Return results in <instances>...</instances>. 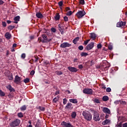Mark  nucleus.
Here are the masks:
<instances>
[{
	"label": "nucleus",
	"mask_w": 127,
	"mask_h": 127,
	"mask_svg": "<svg viewBox=\"0 0 127 127\" xmlns=\"http://www.w3.org/2000/svg\"><path fill=\"white\" fill-rule=\"evenodd\" d=\"M110 117V115L106 114L105 116V119H109V117Z\"/></svg>",
	"instance_id": "680f3d73"
},
{
	"label": "nucleus",
	"mask_w": 127,
	"mask_h": 127,
	"mask_svg": "<svg viewBox=\"0 0 127 127\" xmlns=\"http://www.w3.org/2000/svg\"><path fill=\"white\" fill-rule=\"evenodd\" d=\"M7 89H8V90L10 91V92H15V90L11 87V85H9L7 86H6Z\"/></svg>",
	"instance_id": "dca6fc26"
},
{
	"label": "nucleus",
	"mask_w": 127,
	"mask_h": 127,
	"mask_svg": "<svg viewBox=\"0 0 127 127\" xmlns=\"http://www.w3.org/2000/svg\"><path fill=\"white\" fill-rule=\"evenodd\" d=\"M101 88H102V89H104V90H106V86H105V85H104V84H102L101 85Z\"/></svg>",
	"instance_id": "5fc2aeb1"
},
{
	"label": "nucleus",
	"mask_w": 127,
	"mask_h": 127,
	"mask_svg": "<svg viewBox=\"0 0 127 127\" xmlns=\"http://www.w3.org/2000/svg\"><path fill=\"white\" fill-rule=\"evenodd\" d=\"M78 68H79V69H82V68H83V65L80 64V65H78Z\"/></svg>",
	"instance_id": "4d7b16f0"
},
{
	"label": "nucleus",
	"mask_w": 127,
	"mask_h": 127,
	"mask_svg": "<svg viewBox=\"0 0 127 127\" xmlns=\"http://www.w3.org/2000/svg\"><path fill=\"white\" fill-rule=\"evenodd\" d=\"M79 39H80V37H79L74 38L72 41L73 43H74V44H77V42L79 41Z\"/></svg>",
	"instance_id": "4be33fe9"
},
{
	"label": "nucleus",
	"mask_w": 127,
	"mask_h": 127,
	"mask_svg": "<svg viewBox=\"0 0 127 127\" xmlns=\"http://www.w3.org/2000/svg\"><path fill=\"white\" fill-rule=\"evenodd\" d=\"M2 25L3 27H5L6 26V23L5 22H2Z\"/></svg>",
	"instance_id": "49530a36"
},
{
	"label": "nucleus",
	"mask_w": 127,
	"mask_h": 127,
	"mask_svg": "<svg viewBox=\"0 0 127 127\" xmlns=\"http://www.w3.org/2000/svg\"><path fill=\"white\" fill-rule=\"evenodd\" d=\"M39 110H40V111H45V108L44 107H42L41 106H39Z\"/></svg>",
	"instance_id": "79ce46f5"
},
{
	"label": "nucleus",
	"mask_w": 127,
	"mask_h": 127,
	"mask_svg": "<svg viewBox=\"0 0 127 127\" xmlns=\"http://www.w3.org/2000/svg\"><path fill=\"white\" fill-rule=\"evenodd\" d=\"M126 23V22H123V21L118 22L117 23V27H123V26H125Z\"/></svg>",
	"instance_id": "9b49d317"
},
{
	"label": "nucleus",
	"mask_w": 127,
	"mask_h": 127,
	"mask_svg": "<svg viewBox=\"0 0 127 127\" xmlns=\"http://www.w3.org/2000/svg\"><path fill=\"white\" fill-rule=\"evenodd\" d=\"M94 45H95V43L91 42L86 47L85 49H86L87 51H89V50H91V49H93V48L94 47Z\"/></svg>",
	"instance_id": "0eeeda50"
},
{
	"label": "nucleus",
	"mask_w": 127,
	"mask_h": 127,
	"mask_svg": "<svg viewBox=\"0 0 127 127\" xmlns=\"http://www.w3.org/2000/svg\"><path fill=\"white\" fill-rule=\"evenodd\" d=\"M111 91H112L111 88L108 87L107 88H106V92H107V93H110Z\"/></svg>",
	"instance_id": "a19ab883"
},
{
	"label": "nucleus",
	"mask_w": 127,
	"mask_h": 127,
	"mask_svg": "<svg viewBox=\"0 0 127 127\" xmlns=\"http://www.w3.org/2000/svg\"><path fill=\"white\" fill-rule=\"evenodd\" d=\"M14 27H15V26L10 25L7 27V28L9 30H12Z\"/></svg>",
	"instance_id": "7c9ffc66"
},
{
	"label": "nucleus",
	"mask_w": 127,
	"mask_h": 127,
	"mask_svg": "<svg viewBox=\"0 0 127 127\" xmlns=\"http://www.w3.org/2000/svg\"><path fill=\"white\" fill-rule=\"evenodd\" d=\"M53 102H54V103H56L57 102H58V99H57V98H55L53 99Z\"/></svg>",
	"instance_id": "864d4df0"
},
{
	"label": "nucleus",
	"mask_w": 127,
	"mask_h": 127,
	"mask_svg": "<svg viewBox=\"0 0 127 127\" xmlns=\"http://www.w3.org/2000/svg\"><path fill=\"white\" fill-rule=\"evenodd\" d=\"M55 18L56 20H59L60 19V15L59 14V13H57L55 16Z\"/></svg>",
	"instance_id": "5701e85b"
},
{
	"label": "nucleus",
	"mask_w": 127,
	"mask_h": 127,
	"mask_svg": "<svg viewBox=\"0 0 127 127\" xmlns=\"http://www.w3.org/2000/svg\"><path fill=\"white\" fill-rule=\"evenodd\" d=\"M4 2H3V1L0 0V5L1 4H3Z\"/></svg>",
	"instance_id": "bf43d9fd"
},
{
	"label": "nucleus",
	"mask_w": 127,
	"mask_h": 127,
	"mask_svg": "<svg viewBox=\"0 0 127 127\" xmlns=\"http://www.w3.org/2000/svg\"><path fill=\"white\" fill-rule=\"evenodd\" d=\"M65 109H67V110H71V109H73L72 104L70 103H68L65 106Z\"/></svg>",
	"instance_id": "2eb2a0df"
},
{
	"label": "nucleus",
	"mask_w": 127,
	"mask_h": 127,
	"mask_svg": "<svg viewBox=\"0 0 127 127\" xmlns=\"http://www.w3.org/2000/svg\"><path fill=\"white\" fill-rule=\"evenodd\" d=\"M18 116L19 117V118H22L23 117V114H22V113H19L18 114Z\"/></svg>",
	"instance_id": "ea45409f"
},
{
	"label": "nucleus",
	"mask_w": 127,
	"mask_h": 127,
	"mask_svg": "<svg viewBox=\"0 0 127 127\" xmlns=\"http://www.w3.org/2000/svg\"><path fill=\"white\" fill-rule=\"evenodd\" d=\"M102 100L104 102H107V101H109V97L108 96H104L103 97Z\"/></svg>",
	"instance_id": "b1692460"
},
{
	"label": "nucleus",
	"mask_w": 127,
	"mask_h": 127,
	"mask_svg": "<svg viewBox=\"0 0 127 127\" xmlns=\"http://www.w3.org/2000/svg\"><path fill=\"white\" fill-rule=\"evenodd\" d=\"M51 32H54V33H55V32H56V29H55V28H52L51 29Z\"/></svg>",
	"instance_id": "58836bf2"
},
{
	"label": "nucleus",
	"mask_w": 127,
	"mask_h": 127,
	"mask_svg": "<svg viewBox=\"0 0 127 127\" xmlns=\"http://www.w3.org/2000/svg\"><path fill=\"white\" fill-rule=\"evenodd\" d=\"M20 81H21V77L18 76V75H16L15 77V79L14 80V83L19 85V84H20Z\"/></svg>",
	"instance_id": "6e6552de"
},
{
	"label": "nucleus",
	"mask_w": 127,
	"mask_h": 127,
	"mask_svg": "<svg viewBox=\"0 0 127 127\" xmlns=\"http://www.w3.org/2000/svg\"><path fill=\"white\" fill-rule=\"evenodd\" d=\"M36 16H37V17H38V18H43L44 17L43 15H42V14L40 12H37L36 14Z\"/></svg>",
	"instance_id": "4468645a"
},
{
	"label": "nucleus",
	"mask_w": 127,
	"mask_h": 127,
	"mask_svg": "<svg viewBox=\"0 0 127 127\" xmlns=\"http://www.w3.org/2000/svg\"><path fill=\"white\" fill-rule=\"evenodd\" d=\"M76 116H77V114H76V112H73L72 113L71 118H72V119H75V118H76Z\"/></svg>",
	"instance_id": "cd10ccee"
},
{
	"label": "nucleus",
	"mask_w": 127,
	"mask_h": 127,
	"mask_svg": "<svg viewBox=\"0 0 127 127\" xmlns=\"http://www.w3.org/2000/svg\"><path fill=\"white\" fill-rule=\"evenodd\" d=\"M79 3L80 4H85V1L84 0H79Z\"/></svg>",
	"instance_id": "4c0bfd02"
},
{
	"label": "nucleus",
	"mask_w": 127,
	"mask_h": 127,
	"mask_svg": "<svg viewBox=\"0 0 127 127\" xmlns=\"http://www.w3.org/2000/svg\"><path fill=\"white\" fill-rule=\"evenodd\" d=\"M35 73V71L34 70H32L30 72V75L31 76H33L34 75V73Z\"/></svg>",
	"instance_id": "3c124183"
},
{
	"label": "nucleus",
	"mask_w": 127,
	"mask_h": 127,
	"mask_svg": "<svg viewBox=\"0 0 127 127\" xmlns=\"http://www.w3.org/2000/svg\"><path fill=\"white\" fill-rule=\"evenodd\" d=\"M83 92L84 94H87V95H92L93 94V90L90 88H85L83 89Z\"/></svg>",
	"instance_id": "423d86ee"
},
{
	"label": "nucleus",
	"mask_w": 127,
	"mask_h": 127,
	"mask_svg": "<svg viewBox=\"0 0 127 127\" xmlns=\"http://www.w3.org/2000/svg\"><path fill=\"white\" fill-rule=\"evenodd\" d=\"M74 62H78V59H74Z\"/></svg>",
	"instance_id": "69168bd1"
},
{
	"label": "nucleus",
	"mask_w": 127,
	"mask_h": 127,
	"mask_svg": "<svg viewBox=\"0 0 127 127\" xmlns=\"http://www.w3.org/2000/svg\"><path fill=\"white\" fill-rule=\"evenodd\" d=\"M88 56V53L82 52L81 53V56L86 57V56Z\"/></svg>",
	"instance_id": "c756f323"
},
{
	"label": "nucleus",
	"mask_w": 127,
	"mask_h": 127,
	"mask_svg": "<svg viewBox=\"0 0 127 127\" xmlns=\"http://www.w3.org/2000/svg\"><path fill=\"white\" fill-rule=\"evenodd\" d=\"M96 37H97V36L96 35V34H95V33H90V38L92 39H93L94 40H95V39H96Z\"/></svg>",
	"instance_id": "6ab92c4d"
},
{
	"label": "nucleus",
	"mask_w": 127,
	"mask_h": 127,
	"mask_svg": "<svg viewBox=\"0 0 127 127\" xmlns=\"http://www.w3.org/2000/svg\"><path fill=\"white\" fill-rule=\"evenodd\" d=\"M59 6H62L63 5V2L62 1L59 2Z\"/></svg>",
	"instance_id": "09e8293b"
},
{
	"label": "nucleus",
	"mask_w": 127,
	"mask_h": 127,
	"mask_svg": "<svg viewBox=\"0 0 127 127\" xmlns=\"http://www.w3.org/2000/svg\"><path fill=\"white\" fill-rule=\"evenodd\" d=\"M5 37H6L7 39H10V38H11V35L10 34L9 32H7L5 34Z\"/></svg>",
	"instance_id": "412c9836"
},
{
	"label": "nucleus",
	"mask_w": 127,
	"mask_h": 127,
	"mask_svg": "<svg viewBox=\"0 0 127 127\" xmlns=\"http://www.w3.org/2000/svg\"><path fill=\"white\" fill-rule=\"evenodd\" d=\"M23 81H24V83H28L29 82L30 79L28 78H26V79H24Z\"/></svg>",
	"instance_id": "72a5a7b5"
},
{
	"label": "nucleus",
	"mask_w": 127,
	"mask_h": 127,
	"mask_svg": "<svg viewBox=\"0 0 127 127\" xmlns=\"http://www.w3.org/2000/svg\"><path fill=\"white\" fill-rule=\"evenodd\" d=\"M71 14H72V11H69L67 12V13L66 14V15L70 16V15H71Z\"/></svg>",
	"instance_id": "f704fd0d"
},
{
	"label": "nucleus",
	"mask_w": 127,
	"mask_h": 127,
	"mask_svg": "<svg viewBox=\"0 0 127 127\" xmlns=\"http://www.w3.org/2000/svg\"><path fill=\"white\" fill-rule=\"evenodd\" d=\"M84 47H83V46H79L78 47L79 50H83Z\"/></svg>",
	"instance_id": "8fccbe9b"
},
{
	"label": "nucleus",
	"mask_w": 127,
	"mask_h": 127,
	"mask_svg": "<svg viewBox=\"0 0 127 127\" xmlns=\"http://www.w3.org/2000/svg\"><path fill=\"white\" fill-rule=\"evenodd\" d=\"M16 45H17L16 44H13L12 47H16Z\"/></svg>",
	"instance_id": "774afa93"
},
{
	"label": "nucleus",
	"mask_w": 127,
	"mask_h": 127,
	"mask_svg": "<svg viewBox=\"0 0 127 127\" xmlns=\"http://www.w3.org/2000/svg\"><path fill=\"white\" fill-rule=\"evenodd\" d=\"M93 120L94 121H95V122H100L101 118H100V114L99 113L96 111L94 112Z\"/></svg>",
	"instance_id": "20e7f679"
},
{
	"label": "nucleus",
	"mask_w": 127,
	"mask_h": 127,
	"mask_svg": "<svg viewBox=\"0 0 127 127\" xmlns=\"http://www.w3.org/2000/svg\"><path fill=\"white\" fill-rule=\"evenodd\" d=\"M118 127H122V123H120L119 125L117 126Z\"/></svg>",
	"instance_id": "338daca9"
},
{
	"label": "nucleus",
	"mask_w": 127,
	"mask_h": 127,
	"mask_svg": "<svg viewBox=\"0 0 127 127\" xmlns=\"http://www.w3.org/2000/svg\"><path fill=\"white\" fill-rule=\"evenodd\" d=\"M63 104L64 105H66V104H67V99L64 98L63 99Z\"/></svg>",
	"instance_id": "c9c22d12"
},
{
	"label": "nucleus",
	"mask_w": 127,
	"mask_h": 127,
	"mask_svg": "<svg viewBox=\"0 0 127 127\" xmlns=\"http://www.w3.org/2000/svg\"><path fill=\"white\" fill-rule=\"evenodd\" d=\"M19 19H20V17L19 16H17L14 18V20L15 21H19Z\"/></svg>",
	"instance_id": "bb28decb"
},
{
	"label": "nucleus",
	"mask_w": 127,
	"mask_h": 127,
	"mask_svg": "<svg viewBox=\"0 0 127 127\" xmlns=\"http://www.w3.org/2000/svg\"><path fill=\"white\" fill-rule=\"evenodd\" d=\"M7 78L9 80L12 81V80L13 79V77H12V74L11 73L10 74L8 75Z\"/></svg>",
	"instance_id": "393cba45"
},
{
	"label": "nucleus",
	"mask_w": 127,
	"mask_h": 127,
	"mask_svg": "<svg viewBox=\"0 0 127 127\" xmlns=\"http://www.w3.org/2000/svg\"><path fill=\"white\" fill-rule=\"evenodd\" d=\"M108 49H109V50H113V46L111 44L109 45Z\"/></svg>",
	"instance_id": "e433bc0d"
},
{
	"label": "nucleus",
	"mask_w": 127,
	"mask_h": 127,
	"mask_svg": "<svg viewBox=\"0 0 127 127\" xmlns=\"http://www.w3.org/2000/svg\"><path fill=\"white\" fill-rule=\"evenodd\" d=\"M114 103L116 105H118L119 103H121V101H116Z\"/></svg>",
	"instance_id": "6e6d98bb"
},
{
	"label": "nucleus",
	"mask_w": 127,
	"mask_h": 127,
	"mask_svg": "<svg viewBox=\"0 0 127 127\" xmlns=\"http://www.w3.org/2000/svg\"><path fill=\"white\" fill-rule=\"evenodd\" d=\"M67 69H68V70H70V72H77V71H78V69L74 67L68 66L67 67Z\"/></svg>",
	"instance_id": "ddd939ff"
},
{
	"label": "nucleus",
	"mask_w": 127,
	"mask_h": 127,
	"mask_svg": "<svg viewBox=\"0 0 127 127\" xmlns=\"http://www.w3.org/2000/svg\"><path fill=\"white\" fill-rule=\"evenodd\" d=\"M102 111L103 113H105V114H108V115L111 114V111L107 107H104Z\"/></svg>",
	"instance_id": "f8f14e48"
},
{
	"label": "nucleus",
	"mask_w": 127,
	"mask_h": 127,
	"mask_svg": "<svg viewBox=\"0 0 127 127\" xmlns=\"http://www.w3.org/2000/svg\"><path fill=\"white\" fill-rule=\"evenodd\" d=\"M85 14H86V12H85L84 11H79L76 13V15L77 17H78V18H82V17L84 16Z\"/></svg>",
	"instance_id": "39448f33"
},
{
	"label": "nucleus",
	"mask_w": 127,
	"mask_h": 127,
	"mask_svg": "<svg viewBox=\"0 0 127 127\" xmlns=\"http://www.w3.org/2000/svg\"><path fill=\"white\" fill-rule=\"evenodd\" d=\"M64 21H65V22L68 21V17H67V16H64Z\"/></svg>",
	"instance_id": "a18cd8bd"
},
{
	"label": "nucleus",
	"mask_w": 127,
	"mask_h": 127,
	"mask_svg": "<svg viewBox=\"0 0 127 127\" xmlns=\"http://www.w3.org/2000/svg\"><path fill=\"white\" fill-rule=\"evenodd\" d=\"M70 46H71V44H69L68 43L65 42L62 44L60 47H61L62 48H66V47H70Z\"/></svg>",
	"instance_id": "9d476101"
},
{
	"label": "nucleus",
	"mask_w": 127,
	"mask_h": 127,
	"mask_svg": "<svg viewBox=\"0 0 127 127\" xmlns=\"http://www.w3.org/2000/svg\"><path fill=\"white\" fill-rule=\"evenodd\" d=\"M93 102H94V103H96V104H101V102H100V100L95 98L93 100Z\"/></svg>",
	"instance_id": "a878e982"
},
{
	"label": "nucleus",
	"mask_w": 127,
	"mask_h": 127,
	"mask_svg": "<svg viewBox=\"0 0 127 127\" xmlns=\"http://www.w3.org/2000/svg\"><path fill=\"white\" fill-rule=\"evenodd\" d=\"M120 104H121L122 105H127V102H126L125 101H120Z\"/></svg>",
	"instance_id": "de8ad7c7"
},
{
	"label": "nucleus",
	"mask_w": 127,
	"mask_h": 127,
	"mask_svg": "<svg viewBox=\"0 0 127 127\" xmlns=\"http://www.w3.org/2000/svg\"><path fill=\"white\" fill-rule=\"evenodd\" d=\"M68 10H70V7H66L65 8V11H68Z\"/></svg>",
	"instance_id": "13d9d810"
},
{
	"label": "nucleus",
	"mask_w": 127,
	"mask_h": 127,
	"mask_svg": "<svg viewBox=\"0 0 127 127\" xmlns=\"http://www.w3.org/2000/svg\"><path fill=\"white\" fill-rule=\"evenodd\" d=\"M20 110L21 111H25V110H26V106L25 105L22 106Z\"/></svg>",
	"instance_id": "2f4dec72"
},
{
	"label": "nucleus",
	"mask_w": 127,
	"mask_h": 127,
	"mask_svg": "<svg viewBox=\"0 0 127 127\" xmlns=\"http://www.w3.org/2000/svg\"><path fill=\"white\" fill-rule=\"evenodd\" d=\"M82 115L85 120H86V121H88L89 122L92 121V114H91V113L83 111L82 113Z\"/></svg>",
	"instance_id": "f257e3e1"
},
{
	"label": "nucleus",
	"mask_w": 127,
	"mask_h": 127,
	"mask_svg": "<svg viewBox=\"0 0 127 127\" xmlns=\"http://www.w3.org/2000/svg\"><path fill=\"white\" fill-rule=\"evenodd\" d=\"M61 125L62 126H63V127H73V126H72L71 124L65 122H63L61 123Z\"/></svg>",
	"instance_id": "1a4fd4ad"
},
{
	"label": "nucleus",
	"mask_w": 127,
	"mask_h": 127,
	"mask_svg": "<svg viewBox=\"0 0 127 127\" xmlns=\"http://www.w3.org/2000/svg\"><path fill=\"white\" fill-rule=\"evenodd\" d=\"M38 61V59L35 58L34 62H37Z\"/></svg>",
	"instance_id": "0e129e2a"
},
{
	"label": "nucleus",
	"mask_w": 127,
	"mask_h": 127,
	"mask_svg": "<svg viewBox=\"0 0 127 127\" xmlns=\"http://www.w3.org/2000/svg\"><path fill=\"white\" fill-rule=\"evenodd\" d=\"M21 57L22 58V59H24V58H25V54H22Z\"/></svg>",
	"instance_id": "603ef678"
},
{
	"label": "nucleus",
	"mask_w": 127,
	"mask_h": 127,
	"mask_svg": "<svg viewBox=\"0 0 127 127\" xmlns=\"http://www.w3.org/2000/svg\"><path fill=\"white\" fill-rule=\"evenodd\" d=\"M42 37L43 39V40H41V42H42V43H48V42H50V41L52 40L51 38L49 39L46 34L42 35Z\"/></svg>",
	"instance_id": "f03ea898"
},
{
	"label": "nucleus",
	"mask_w": 127,
	"mask_h": 127,
	"mask_svg": "<svg viewBox=\"0 0 127 127\" xmlns=\"http://www.w3.org/2000/svg\"><path fill=\"white\" fill-rule=\"evenodd\" d=\"M90 39H88V40L85 41L84 42V44L85 45H87V44H88V43H89V41H90Z\"/></svg>",
	"instance_id": "37998d69"
},
{
	"label": "nucleus",
	"mask_w": 127,
	"mask_h": 127,
	"mask_svg": "<svg viewBox=\"0 0 127 127\" xmlns=\"http://www.w3.org/2000/svg\"><path fill=\"white\" fill-rule=\"evenodd\" d=\"M6 22H7V23H8V24H9V23H11V21L7 20Z\"/></svg>",
	"instance_id": "e2e57ef3"
},
{
	"label": "nucleus",
	"mask_w": 127,
	"mask_h": 127,
	"mask_svg": "<svg viewBox=\"0 0 127 127\" xmlns=\"http://www.w3.org/2000/svg\"><path fill=\"white\" fill-rule=\"evenodd\" d=\"M19 124H20V120H19L18 119H16L15 120L12 122L10 124V126L11 127H18V126H19Z\"/></svg>",
	"instance_id": "7ed1b4c3"
},
{
	"label": "nucleus",
	"mask_w": 127,
	"mask_h": 127,
	"mask_svg": "<svg viewBox=\"0 0 127 127\" xmlns=\"http://www.w3.org/2000/svg\"><path fill=\"white\" fill-rule=\"evenodd\" d=\"M69 102L72 103V104H77L78 103V101L76 99H70Z\"/></svg>",
	"instance_id": "aec40b11"
},
{
	"label": "nucleus",
	"mask_w": 127,
	"mask_h": 127,
	"mask_svg": "<svg viewBox=\"0 0 127 127\" xmlns=\"http://www.w3.org/2000/svg\"><path fill=\"white\" fill-rule=\"evenodd\" d=\"M56 74H57V75H62V74H63V72H62V71H56Z\"/></svg>",
	"instance_id": "473e14b6"
},
{
	"label": "nucleus",
	"mask_w": 127,
	"mask_h": 127,
	"mask_svg": "<svg viewBox=\"0 0 127 127\" xmlns=\"http://www.w3.org/2000/svg\"><path fill=\"white\" fill-rule=\"evenodd\" d=\"M98 49H101L102 48V45L101 44H98L97 46Z\"/></svg>",
	"instance_id": "c03bdc74"
},
{
	"label": "nucleus",
	"mask_w": 127,
	"mask_h": 127,
	"mask_svg": "<svg viewBox=\"0 0 127 127\" xmlns=\"http://www.w3.org/2000/svg\"><path fill=\"white\" fill-rule=\"evenodd\" d=\"M123 127H127V123H126L124 124L123 125Z\"/></svg>",
	"instance_id": "052dcab7"
},
{
	"label": "nucleus",
	"mask_w": 127,
	"mask_h": 127,
	"mask_svg": "<svg viewBox=\"0 0 127 127\" xmlns=\"http://www.w3.org/2000/svg\"><path fill=\"white\" fill-rule=\"evenodd\" d=\"M0 96L1 97H4V96H5V93H4L1 90H0Z\"/></svg>",
	"instance_id": "c85d7f7f"
},
{
	"label": "nucleus",
	"mask_w": 127,
	"mask_h": 127,
	"mask_svg": "<svg viewBox=\"0 0 127 127\" xmlns=\"http://www.w3.org/2000/svg\"><path fill=\"white\" fill-rule=\"evenodd\" d=\"M110 123H111V120L106 119L102 122V125L103 126H106V125H108V124H110Z\"/></svg>",
	"instance_id": "f3484780"
},
{
	"label": "nucleus",
	"mask_w": 127,
	"mask_h": 127,
	"mask_svg": "<svg viewBox=\"0 0 127 127\" xmlns=\"http://www.w3.org/2000/svg\"><path fill=\"white\" fill-rule=\"evenodd\" d=\"M59 29L61 32L62 34H63V33H64V30H65L64 29V28L63 27H61L60 26V24L59 25Z\"/></svg>",
	"instance_id": "a211bd4d"
}]
</instances>
